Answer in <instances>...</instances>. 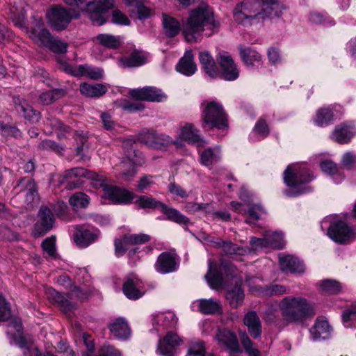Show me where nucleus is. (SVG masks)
Masks as SVG:
<instances>
[{"instance_id":"nucleus-44","label":"nucleus","mask_w":356,"mask_h":356,"mask_svg":"<svg viewBox=\"0 0 356 356\" xmlns=\"http://www.w3.org/2000/svg\"><path fill=\"white\" fill-rule=\"evenodd\" d=\"M334 120V114L330 108H322L317 111L315 123L319 127H325Z\"/></svg>"},{"instance_id":"nucleus-3","label":"nucleus","mask_w":356,"mask_h":356,"mask_svg":"<svg viewBox=\"0 0 356 356\" xmlns=\"http://www.w3.org/2000/svg\"><path fill=\"white\" fill-rule=\"evenodd\" d=\"M279 309L284 321L288 324L302 323L316 314L314 306L301 296L284 297L279 303Z\"/></svg>"},{"instance_id":"nucleus-56","label":"nucleus","mask_w":356,"mask_h":356,"mask_svg":"<svg viewBox=\"0 0 356 356\" xmlns=\"http://www.w3.org/2000/svg\"><path fill=\"white\" fill-rule=\"evenodd\" d=\"M150 239V236L145 234L124 235V241L129 245L143 244L149 242Z\"/></svg>"},{"instance_id":"nucleus-30","label":"nucleus","mask_w":356,"mask_h":356,"mask_svg":"<svg viewBox=\"0 0 356 356\" xmlns=\"http://www.w3.org/2000/svg\"><path fill=\"white\" fill-rule=\"evenodd\" d=\"M196 306L198 310L204 314H221L222 307L220 302L214 299H202L193 302V307Z\"/></svg>"},{"instance_id":"nucleus-20","label":"nucleus","mask_w":356,"mask_h":356,"mask_svg":"<svg viewBox=\"0 0 356 356\" xmlns=\"http://www.w3.org/2000/svg\"><path fill=\"white\" fill-rule=\"evenodd\" d=\"M155 268L162 274L175 271L177 268L176 255L168 252H162L157 259Z\"/></svg>"},{"instance_id":"nucleus-60","label":"nucleus","mask_w":356,"mask_h":356,"mask_svg":"<svg viewBox=\"0 0 356 356\" xmlns=\"http://www.w3.org/2000/svg\"><path fill=\"white\" fill-rule=\"evenodd\" d=\"M38 148L42 150H51L56 153H61L64 148L57 144L55 141L46 139L41 141L38 145Z\"/></svg>"},{"instance_id":"nucleus-42","label":"nucleus","mask_w":356,"mask_h":356,"mask_svg":"<svg viewBox=\"0 0 356 356\" xmlns=\"http://www.w3.org/2000/svg\"><path fill=\"white\" fill-rule=\"evenodd\" d=\"M220 154L218 147L205 149L201 154V163L205 166H211L219 161Z\"/></svg>"},{"instance_id":"nucleus-25","label":"nucleus","mask_w":356,"mask_h":356,"mask_svg":"<svg viewBox=\"0 0 356 356\" xmlns=\"http://www.w3.org/2000/svg\"><path fill=\"white\" fill-rule=\"evenodd\" d=\"M243 323L247 326L249 334L254 339L261 336V323L254 311H250L244 316Z\"/></svg>"},{"instance_id":"nucleus-53","label":"nucleus","mask_w":356,"mask_h":356,"mask_svg":"<svg viewBox=\"0 0 356 356\" xmlns=\"http://www.w3.org/2000/svg\"><path fill=\"white\" fill-rule=\"evenodd\" d=\"M322 290L330 294H337L342 289V284L338 281L325 280L321 282Z\"/></svg>"},{"instance_id":"nucleus-63","label":"nucleus","mask_w":356,"mask_h":356,"mask_svg":"<svg viewBox=\"0 0 356 356\" xmlns=\"http://www.w3.org/2000/svg\"><path fill=\"white\" fill-rule=\"evenodd\" d=\"M253 131L262 138L266 137L269 134V129L266 120L260 118L256 123Z\"/></svg>"},{"instance_id":"nucleus-28","label":"nucleus","mask_w":356,"mask_h":356,"mask_svg":"<svg viewBox=\"0 0 356 356\" xmlns=\"http://www.w3.org/2000/svg\"><path fill=\"white\" fill-rule=\"evenodd\" d=\"M76 232L74 239L76 244L81 248H86L97 238V234L82 226L76 227Z\"/></svg>"},{"instance_id":"nucleus-49","label":"nucleus","mask_w":356,"mask_h":356,"mask_svg":"<svg viewBox=\"0 0 356 356\" xmlns=\"http://www.w3.org/2000/svg\"><path fill=\"white\" fill-rule=\"evenodd\" d=\"M241 342L248 356H260L259 350L254 346V343L245 332L241 335Z\"/></svg>"},{"instance_id":"nucleus-14","label":"nucleus","mask_w":356,"mask_h":356,"mask_svg":"<svg viewBox=\"0 0 356 356\" xmlns=\"http://www.w3.org/2000/svg\"><path fill=\"white\" fill-rule=\"evenodd\" d=\"M86 177L92 180L96 181L99 179V175L91 171H88L83 168H74L65 171L63 178L66 179H72L73 178H78L77 180L69 181L65 188L68 189H74L80 187L83 182L81 178Z\"/></svg>"},{"instance_id":"nucleus-50","label":"nucleus","mask_w":356,"mask_h":356,"mask_svg":"<svg viewBox=\"0 0 356 356\" xmlns=\"http://www.w3.org/2000/svg\"><path fill=\"white\" fill-rule=\"evenodd\" d=\"M158 323L162 322V325L165 327H174L177 323L178 318L175 314L172 312H168L159 314L156 317Z\"/></svg>"},{"instance_id":"nucleus-35","label":"nucleus","mask_w":356,"mask_h":356,"mask_svg":"<svg viewBox=\"0 0 356 356\" xmlns=\"http://www.w3.org/2000/svg\"><path fill=\"white\" fill-rule=\"evenodd\" d=\"M260 12L264 14L259 19H262L280 17L282 13L279 3L275 0H264Z\"/></svg>"},{"instance_id":"nucleus-64","label":"nucleus","mask_w":356,"mask_h":356,"mask_svg":"<svg viewBox=\"0 0 356 356\" xmlns=\"http://www.w3.org/2000/svg\"><path fill=\"white\" fill-rule=\"evenodd\" d=\"M153 184L154 177L149 175H145L140 178L136 187L138 191H143L149 188Z\"/></svg>"},{"instance_id":"nucleus-12","label":"nucleus","mask_w":356,"mask_h":356,"mask_svg":"<svg viewBox=\"0 0 356 356\" xmlns=\"http://www.w3.org/2000/svg\"><path fill=\"white\" fill-rule=\"evenodd\" d=\"M145 163L144 156L141 152L127 154V161H123L121 163L122 172L117 176L124 181H129L136 175L137 171L135 165H141Z\"/></svg>"},{"instance_id":"nucleus-26","label":"nucleus","mask_w":356,"mask_h":356,"mask_svg":"<svg viewBox=\"0 0 356 356\" xmlns=\"http://www.w3.org/2000/svg\"><path fill=\"white\" fill-rule=\"evenodd\" d=\"M147 61L146 56L140 51H134L129 56L120 57L118 65L120 67H136L145 64Z\"/></svg>"},{"instance_id":"nucleus-41","label":"nucleus","mask_w":356,"mask_h":356,"mask_svg":"<svg viewBox=\"0 0 356 356\" xmlns=\"http://www.w3.org/2000/svg\"><path fill=\"white\" fill-rule=\"evenodd\" d=\"M48 298L51 302L58 304L65 312L72 308V305L70 300L65 298L60 293L53 289H49Z\"/></svg>"},{"instance_id":"nucleus-10","label":"nucleus","mask_w":356,"mask_h":356,"mask_svg":"<svg viewBox=\"0 0 356 356\" xmlns=\"http://www.w3.org/2000/svg\"><path fill=\"white\" fill-rule=\"evenodd\" d=\"M138 140L156 149L165 148L176 143L169 136L159 134L154 130H143L138 136Z\"/></svg>"},{"instance_id":"nucleus-31","label":"nucleus","mask_w":356,"mask_h":356,"mask_svg":"<svg viewBox=\"0 0 356 356\" xmlns=\"http://www.w3.org/2000/svg\"><path fill=\"white\" fill-rule=\"evenodd\" d=\"M111 332L118 339H127L131 334V330L125 318H118L110 325Z\"/></svg>"},{"instance_id":"nucleus-51","label":"nucleus","mask_w":356,"mask_h":356,"mask_svg":"<svg viewBox=\"0 0 356 356\" xmlns=\"http://www.w3.org/2000/svg\"><path fill=\"white\" fill-rule=\"evenodd\" d=\"M18 113L22 114L24 118L32 123L38 122L40 120V113L33 109V107L28 104L21 106V110L18 109Z\"/></svg>"},{"instance_id":"nucleus-32","label":"nucleus","mask_w":356,"mask_h":356,"mask_svg":"<svg viewBox=\"0 0 356 356\" xmlns=\"http://www.w3.org/2000/svg\"><path fill=\"white\" fill-rule=\"evenodd\" d=\"M180 137L188 141V143L195 145L197 147L203 146L204 140L198 135V131L192 124H186L181 128Z\"/></svg>"},{"instance_id":"nucleus-39","label":"nucleus","mask_w":356,"mask_h":356,"mask_svg":"<svg viewBox=\"0 0 356 356\" xmlns=\"http://www.w3.org/2000/svg\"><path fill=\"white\" fill-rule=\"evenodd\" d=\"M160 210L166 215L168 220L176 223L188 225L190 222L189 218L181 214L178 210L174 208H170L163 203Z\"/></svg>"},{"instance_id":"nucleus-52","label":"nucleus","mask_w":356,"mask_h":356,"mask_svg":"<svg viewBox=\"0 0 356 356\" xmlns=\"http://www.w3.org/2000/svg\"><path fill=\"white\" fill-rule=\"evenodd\" d=\"M157 350L162 356H175L177 353V348L165 341L163 337L159 339Z\"/></svg>"},{"instance_id":"nucleus-40","label":"nucleus","mask_w":356,"mask_h":356,"mask_svg":"<svg viewBox=\"0 0 356 356\" xmlns=\"http://www.w3.org/2000/svg\"><path fill=\"white\" fill-rule=\"evenodd\" d=\"M321 168L323 172L332 176L336 184H340L343 179V176L340 172L337 165L330 160H325L321 163Z\"/></svg>"},{"instance_id":"nucleus-6","label":"nucleus","mask_w":356,"mask_h":356,"mask_svg":"<svg viewBox=\"0 0 356 356\" xmlns=\"http://www.w3.org/2000/svg\"><path fill=\"white\" fill-rule=\"evenodd\" d=\"M202 127L204 130L225 129L228 127L227 115L222 105L216 101H204L201 104Z\"/></svg>"},{"instance_id":"nucleus-7","label":"nucleus","mask_w":356,"mask_h":356,"mask_svg":"<svg viewBox=\"0 0 356 356\" xmlns=\"http://www.w3.org/2000/svg\"><path fill=\"white\" fill-rule=\"evenodd\" d=\"M30 38L39 46L45 47L51 51L64 54L67 51V43L53 37L48 29L43 28L41 19H35L34 26L29 31Z\"/></svg>"},{"instance_id":"nucleus-24","label":"nucleus","mask_w":356,"mask_h":356,"mask_svg":"<svg viewBox=\"0 0 356 356\" xmlns=\"http://www.w3.org/2000/svg\"><path fill=\"white\" fill-rule=\"evenodd\" d=\"M176 70L184 75L190 76L197 71V65L193 60L191 50L186 51L176 66Z\"/></svg>"},{"instance_id":"nucleus-34","label":"nucleus","mask_w":356,"mask_h":356,"mask_svg":"<svg viewBox=\"0 0 356 356\" xmlns=\"http://www.w3.org/2000/svg\"><path fill=\"white\" fill-rule=\"evenodd\" d=\"M240 57L248 67L259 66L262 62L261 55L250 47H240Z\"/></svg>"},{"instance_id":"nucleus-62","label":"nucleus","mask_w":356,"mask_h":356,"mask_svg":"<svg viewBox=\"0 0 356 356\" xmlns=\"http://www.w3.org/2000/svg\"><path fill=\"white\" fill-rule=\"evenodd\" d=\"M11 316L10 308L6 299L0 295V322L7 321Z\"/></svg>"},{"instance_id":"nucleus-48","label":"nucleus","mask_w":356,"mask_h":356,"mask_svg":"<svg viewBox=\"0 0 356 356\" xmlns=\"http://www.w3.org/2000/svg\"><path fill=\"white\" fill-rule=\"evenodd\" d=\"M63 95V90L59 89L44 92L39 96V101L44 105H49L60 98Z\"/></svg>"},{"instance_id":"nucleus-38","label":"nucleus","mask_w":356,"mask_h":356,"mask_svg":"<svg viewBox=\"0 0 356 356\" xmlns=\"http://www.w3.org/2000/svg\"><path fill=\"white\" fill-rule=\"evenodd\" d=\"M80 92L88 97H99L107 92V88L102 83L88 84L83 83L80 86Z\"/></svg>"},{"instance_id":"nucleus-16","label":"nucleus","mask_w":356,"mask_h":356,"mask_svg":"<svg viewBox=\"0 0 356 356\" xmlns=\"http://www.w3.org/2000/svg\"><path fill=\"white\" fill-rule=\"evenodd\" d=\"M129 95L134 99L147 102H163L166 96L161 90L153 87L147 86L140 89H134L129 92Z\"/></svg>"},{"instance_id":"nucleus-59","label":"nucleus","mask_w":356,"mask_h":356,"mask_svg":"<svg viewBox=\"0 0 356 356\" xmlns=\"http://www.w3.org/2000/svg\"><path fill=\"white\" fill-rule=\"evenodd\" d=\"M287 293L286 287L281 284H271L264 290V293L268 296H277Z\"/></svg>"},{"instance_id":"nucleus-21","label":"nucleus","mask_w":356,"mask_h":356,"mask_svg":"<svg viewBox=\"0 0 356 356\" xmlns=\"http://www.w3.org/2000/svg\"><path fill=\"white\" fill-rule=\"evenodd\" d=\"M141 288V281L136 275L131 274L126 278L122 290L124 294L129 299L137 300L143 295Z\"/></svg>"},{"instance_id":"nucleus-58","label":"nucleus","mask_w":356,"mask_h":356,"mask_svg":"<svg viewBox=\"0 0 356 356\" xmlns=\"http://www.w3.org/2000/svg\"><path fill=\"white\" fill-rule=\"evenodd\" d=\"M248 211L243 210L244 213H248L249 218L245 220L247 223H250L251 220H257L260 218V213L264 212L262 207L259 204H248Z\"/></svg>"},{"instance_id":"nucleus-13","label":"nucleus","mask_w":356,"mask_h":356,"mask_svg":"<svg viewBox=\"0 0 356 356\" xmlns=\"http://www.w3.org/2000/svg\"><path fill=\"white\" fill-rule=\"evenodd\" d=\"M38 218L34 226L33 234L35 237L42 236L50 231L55 222L51 211L45 206L40 207Z\"/></svg>"},{"instance_id":"nucleus-57","label":"nucleus","mask_w":356,"mask_h":356,"mask_svg":"<svg viewBox=\"0 0 356 356\" xmlns=\"http://www.w3.org/2000/svg\"><path fill=\"white\" fill-rule=\"evenodd\" d=\"M233 17L238 24H251L252 22L249 16L243 11L242 6H238V4L234 9Z\"/></svg>"},{"instance_id":"nucleus-17","label":"nucleus","mask_w":356,"mask_h":356,"mask_svg":"<svg viewBox=\"0 0 356 356\" xmlns=\"http://www.w3.org/2000/svg\"><path fill=\"white\" fill-rule=\"evenodd\" d=\"M218 62L220 66V76L226 81L236 80L239 76V70L232 58L227 54H219Z\"/></svg>"},{"instance_id":"nucleus-43","label":"nucleus","mask_w":356,"mask_h":356,"mask_svg":"<svg viewBox=\"0 0 356 356\" xmlns=\"http://www.w3.org/2000/svg\"><path fill=\"white\" fill-rule=\"evenodd\" d=\"M96 38L100 44L108 49H117L122 44L120 36L111 34L101 33L97 35Z\"/></svg>"},{"instance_id":"nucleus-5","label":"nucleus","mask_w":356,"mask_h":356,"mask_svg":"<svg viewBox=\"0 0 356 356\" xmlns=\"http://www.w3.org/2000/svg\"><path fill=\"white\" fill-rule=\"evenodd\" d=\"M64 2L80 14L86 10L88 17L96 25L105 23L104 13L114 6L113 0H93L86 3V0H63Z\"/></svg>"},{"instance_id":"nucleus-29","label":"nucleus","mask_w":356,"mask_h":356,"mask_svg":"<svg viewBox=\"0 0 356 356\" xmlns=\"http://www.w3.org/2000/svg\"><path fill=\"white\" fill-rule=\"evenodd\" d=\"M213 243L217 248H221L226 254L242 256L246 254L249 251L248 248L238 246L230 241L218 238Z\"/></svg>"},{"instance_id":"nucleus-54","label":"nucleus","mask_w":356,"mask_h":356,"mask_svg":"<svg viewBox=\"0 0 356 356\" xmlns=\"http://www.w3.org/2000/svg\"><path fill=\"white\" fill-rule=\"evenodd\" d=\"M43 251L50 257L55 258L56 256V237L51 236L45 238L42 244Z\"/></svg>"},{"instance_id":"nucleus-23","label":"nucleus","mask_w":356,"mask_h":356,"mask_svg":"<svg viewBox=\"0 0 356 356\" xmlns=\"http://www.w3.org/2000/svg\"><path fill=\"white\" fill-rule=\"evenodd\" d=\"M280 265L282 270L292 273H302L305 272V264L298 258L286 255L280 258Z\"/></svg>"},{"instance_id":"nucleus-19","label":"nucleus","mask_w":356,"mask_h":356,"mask_svg":"<svg viewBox=\"0 0 356 356\" xmlns=\"http://www.w3.org/2000/svg\"><path fill=\"white\" fill-rule=\"evenodd\" d=\"M356 134V128L353 122H344L335 127L332 134V138L334 141L345 144Z\"/></svg>"},{"instance_id":"nucleus-27","label":"nucleus","mask_w":356,"mask_h":356,"mask_svg":"<svg viewBox=\"0 0 356 356\" xmlns=\"http://www.w3.org/2000/svg\"><path fill=\"white\" fill-rule=\"evenodd\" d=\"M8 14L15 26H24L26 21L25 3L19 1L9 6Z\"/></svg>"},{"instance_id":"nucleus-15","label":"nucleus","mask_w":356,"mask_h":356,"mask_svg":"<svg viewBox=\"0 0 356 356\" xmlns=\"http://www.w3.org/2000/svg\"><path fill=\"white\" fill-rule=\"evenodd\" d=\"M65 72L74 76H86L93 80H99L103 77V70L98 67H92L88 65H71L65 63L63 66Z\"/></svg>"},{"instance_id":"nucleus-8","label":"nucleus","mask_w":356,"mask_h":356,"mask_svg":"<svg viewBox=\"0 0 356 356\" xmlns=\"http://www.w3.org/2000/svg\"><path fill=\"white\" fill-rule=\"evenodd\" d=\"M99 186L103 189V197L116 204H131L136 195L126 189L120 188L117 186L108 184L107 179L103 178L99 175Z\"/></svg>"},{"instance_id":"nucleus-22","label":"nucleus","mask_w":356,"mask_h":356,"mask_svg":"<svg viewBox=\"0 0 356 356\" xmlns=\"http://www.w3.org/2000/svg\"><path fill=\"white\" fill-rule=\"evenodd\" d=\"M19 188V192L25 193L26 201L28 204H33L38 202V193L37 186L33 179L24 177L20 179L16 186Z\"/></svg>"},{"instance_id":"nucleus-11","label":"nucleus","mask_w":356,"mask_h":356,"mask_svg":"<svg viewBox=\"0 0 356 356\" xmlns=\"http://www.w3.org/2000/svg\"><path fill=\"white\" fill-rule=\"evenodd\" d=\"M329 237L338 243H346L354 238V231L345 222L337 220L330 222L327 229Z\"/></svg>"},{"instance_id":"nucleus-46","label":"nucleus","mask_w":356,"mask_h":356,"mask_svg":"<svg viewBox=\"0 0 356 356\" xmlns=\"http://www.w3.org/2000/svg\"><path fill=\"white\" fill-rule=\"evenodd\" d=\"M265 236H266L268 247L276 249H282L284 247V243L282 232L266 231Z\"/></svg>"},{"instance_id":"nucleus-2","label":"nucleus","mask_w":356,"mask_h":356,"mask_svg":"<svg viewBox=\"0 0 356 356\" xmlns=\"http://www.w3.org/2000/svg\"><path fill=\"white\" fill-rule=\"evenodd\" d=\"M236 268L229 262L221 261L219 267L216 262L209 261V270L205 278L209 286L215 290L225 287L227 282L229 280L235 284L231 290H228L226 299L231 307L236 308L241 305L244 300V292L241 289V281L236 275Z\"/></svg>"},{"instance_id":"nucleus-36","label":"nucleus","mask_w":356,"mask_h":356,"mask_svg":"<svg viewBox=\"0 0 356 356\" xmlns=\"http://www.w3.org/2000/svg\"><path fill=\"white\" fill-rule=\"evenodd\" d=\"M199 60L206 74L210 77L215 78L218 75V71L216 63L208 51H200Z\"/></svg>"},{"instance_id":"nucleus-18","label":"nucleus","mask_w":356,"mask_h":356,"mask_svg":"<svg viewBox=\"0 0 356 356\" xmlns=\"http://www.w3.org/2000/svg\"><path fill=\"white\" fill-rule=\"evenodd\" d=\"M218 344L225 346L229 352L241 353L236 334L227 329L218 330L216 335Z\"/></svg>"},{"instance_id":"nucleus-47","label":"nucleus","mask_w":356,"mask_h":356,"mask_svg":"<svg viewBox=\"0 0 356 356\" xmlns=\"http://www.w3.org/2000/svg\"><path fill=\"white\" fill-rule=\"evenodd\" d=\"M89 202V196L82 192L74 193L69 199V204L75 209L86 208Z\"/></svg>"},{"instance_id":"nucleus-37","label":"nucleus","mask_w":356,"mask_h":356,"mask_svg":"<svg viewBox=\"0 0 356 356\" xmlns=\"http://www.w3.org/2000/svg\"><path fill=\"white\" fill-rule=\"evenodd\" d=\"M264 0H243L242 2L238 3V6H242L243 11L252 21L255 19H259L260 15L264 13L260 12V8L262 6Z\"/></svg>"},{"instance_id":"nucleus-45","label":"nucleus","mask_w":356,"mask_h":356,"mask_svg":"<svg viewBox=\"0 0 356 356\" xmlns=\"http://www.w3.org/2000/svg\"><path fill=\"white\" fill-rule=\"evenodd\" d=\"M136 204L138 209L159 208L160 209L163 203L160 201L156 200L152 196L141 195L137 197Z\"/></svg>"},{"instance_id":"nucleus-55","label":"nucleus","mask_w":356,"mask_h":356,"mask_svg":"<svg viewBox=\"0 0 356 356\" xmlns=\"http://www.w3.org/2000/svg\"><path fill=\"white\" fill-rule=\"evenodd\" d=\"M278 307L276 302L266 305L263 311L264 320L269 323L275 321L278 316Z\"/></svg>"},{"instance_id":"nucleus-9","label":"nucleus","mask_w":356,"mask_h":356,"mask_svg":"<svg viewBox=\"0 0 356 356\" xmlns=\"http://www.w3.org/2000/svg\"><path fill=\"white\" fill-rule=\"evenodd\" d=\"M80 14L75 10H68L56 6L47 13V17L51 29L62 31L66 29L72 19L78 18Z\"/></svg>"},{"instance_id":"nucleus-4","label":"nucleus","mask_w":356,"mask_h":356,"mask_svg":"<svg viewBox=\"0 0 356 356\" xmlns=\"http://www.w3.org/2000/svg\"><path fill=\"white\" fill-rule=\"evenodd\" d=\"M313 179L314 176L308 168L289 165L284 172V181L292 190H285L284 194L288 197H296L312 191V187L307 184Z\"/></svg>"},{"instance_id":"nucleus-61","label":"nucleus","mask_w":356,"mask_h":356,"mask_svg":"<svg viewBox=\"0 0 356 356\" xmlns=\"http://www.w3.org/2000/svg\"><path fill=\"white\" fill-rule=\"evenodd\" d=\"M187 356H205V348L202 341L191 343L188 349Z\"/></svg>"},{"instance_id":"nucleus-1","label":"nucleus","mask_w":356,"mask_h":356,"mask_svg":"<svg viewBox=\"0 0 356 356\" xmlns=\"http://www.w3.org/2000/svg\"><path fill=\"white\" fill-rule=\"evenodd\" d=\"M162 20L164 34L168 38L177 35L180 31L188 42H197L202 40V33L213 30L218 26L213 13L208 6H200L190 12L188 17L182 21V26L175 18L163 14Z\"/></svg>"},{"instance_id":"nucleus-33","label":"nucleus","mask_w":356,"mask_h":356,"mask_svg":"<svg viewBox=\"0 0 356 356\" xmlns=\"http://www.w3.org/2000/svg\"><path fill=\"white\" fill-rule=\"evenodd\" d=\"M330 332V327L328 322L324 318H317L314 326L310 329V333L314 341L325 339Z\"/></svg>"}]
</instances>
